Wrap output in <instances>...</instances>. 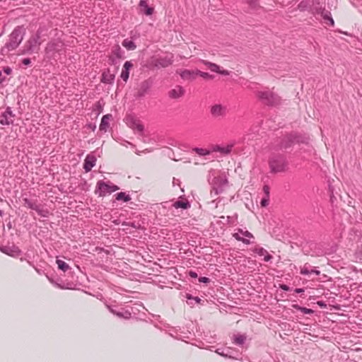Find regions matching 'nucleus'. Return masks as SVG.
<instances>
[{"label":"nucleus","mask_w":362,"mask_h":362,"mask_svg":"<svg viewBox=\"0 0 362 362\" xmlns=\"http://www.w3.org/2000/svg\"><path fill=\"white\" fill-rule=\"evenodd\" d=\"M25 35V28L23 25L16 27L8 35V41L1 48V53L8 55L11 51L15 50L22 42Z\"/></svg>","instance_id":"nucleus-1"},{"label":"nucleus","mask_w":362,"mask_h":362,"mask_svg":"<svg viewBox=\"0 0 362 362\" xmlns=\"http://www.w3.org/2000/svg\"><path fill=\"white\" fill-rule=\"evenodd\" d=\"M288 164L286 157L281 153L272 154L269 158V165L272 173L285 172Z\"/></svg>","instance_id":"nucleus-2"},{"label":"nucleus","mask_w":362,"mask_h":362,"mask_svg":"<svg viewBox=\"0 0 362 362\" xmlns=\"http://www.w3.org/2000/svg\"><path fill=\"white\" fill-rule=\"evenodd\" d=\"M40 32L37 30L35 34L30 36V37L25 42L23 48L20 50L21 54H30L33 53H37L41 45Z\"/></svg>","instance_id":"nucleus-3"},{"label":"nucleus","mask_w":362,"mask_h":362,"mask_svg":"<svg viewBox=\"0 0 362 362\" xmlns=\"http://www.w3.org/2000/svg\"><path fill=\"white\" fill-rule=\"evenodd\" d=\"M173 62V56L171 57L168 56L159 57L152 56L147 63L142 66V70H144V68L148 69H158L160 67L165 68L171 65Z\"/></svg>","instance_id":"nucleus-4"},{"label":"nucleus","mask_w":362,"mask_h":362,"mask_svg":"<svg viewBox=\"0 0 362 362\" xmlns=\"http://www.w3.org/2000/svg\"><path fill=\"white\" fill-rule=\"evenodd\" d=\"M257 96L265 105L274 107L280 104L281 98L272 91H258Z\"/></svg>","instance_id":"nucleus-5"},{"label":"nucleus","mask_w":362,"mask_h":362,"mask_svg":"<svg viewBox=\"0 0 362 362\" xmlns=\"http://www.w3.org/2000/svg\"><path fill=\"white\" fill-rule=\"evenodd\" d=\"M119 187L111 183L110 182H105L99 180L96 185L95 194L99 197H104L107 193H112L119 189Z\"/></svg>","instance_id":"nucleus-6"},{"label":"nucleus","mask_w":362,"mask_h":362,"mask_svg":"<svg viewBox=\"0 0 362 362\" xmlns=\"http://www.w3.org/2000/svg\"><path fill=\"white\" fill-rule=\"evenodd\" d=\"M127 112L124 118L126 124L134 131L136 129V112L134 104L132 101H126Z\"/></svg>","instance_id":"nucleus-7"},{"label":"nucleus","mask_w":362,"mask_h":362,"mask_svg":"<svg viewBox=\"0 0 362 362\" xmlns=\"http://www.w3.org/2000/svg\"><path fill=\"white\" fill-rule=\"evenodd\" d=\"M215 352L226 358L238 360L241 357V353L238 349L231 347L218 348Z\"/></svg>","instance_id":"nucleus-8"},{"label":"nucleus","mask_w":362,"mask_h":362,"mask_svg":"<svg viewBox=\"0 0 362 362\" xmlns=\"http://www.w3.org/2000/svg\"><path fill=\"white\" fill-rule=\"evenodd\" d=\"M227 184L228 179L226 177H214L211 182L212 191L214 192L215 194H219L223 192L224 187Z\"/></svg>","instance_id":"nucleus-9"},{"label":"nucleus","mask_w":362,"mask_h":362,"mask_svg":"<svg viewBox=\"0 0 362 362\" xmlns=\"http://www.w3.org/2000/svg\"><path fill=\"white\" fill-rule=\"evenodd\" d=\"M137 140L144 143H153V140L150 138V132L145 128L139 119H137Z\"/></svg>","instance_id":"nucleus-10"},{"label":"nucleus","mask_w":362,"mask_h":362,"mask_svg":"<svg viewBox=\"0 0 362 362\" xmlns=\"http://www.w3.org/2000/svg\"><path fill=\"white\" fill-rule=\"evenodd\" d=\"M23 201L24 202V205L37 211V214L42 217L47 218L49 216V211H48V209H41L40 206L36 204V202H33L28 198H23Z\"/></svg>","instance_id":"nucleus-11"},{"label":"nucleus","mask_w":362,"mask_h":362,"mask_svg":"<svg viewBox=\"0 0 362 362\" xmlns=\"http://www.w3.org/2000/svg\"><path fill=\"white\" fill-rule=\"evenodd\" d=\"M64 46L63 42L59 39H56L49 41L45 47V52L46 54L59 53Z\"/></svg>","instance_id":"nucleus-12"},{"label":"nucleus","mask_w":362,"mask_h":362,"mask_svg":"<svg viewBox=\"0 0 362 362\" xmlns=\"http://www.w3.org/2000/svg\"><path fill=\"white\" fill-rule=\"evenodd\" d=\"M198 69H180L176 71V74H179L184 81H192L198 76Z\"/></svg>","instance_id":"nucleus-13"},{"label":"nucleus","mask_w":362,"mask_h":362,"mask_svg":"<svg viewBox=\"0 0 362 362\" xmlns=\"http://www.w3.org/2000/svg\"><path fill=\"white\" fill-rule=\"evenodd\" d=\"M294 144H308L310 141V136L308 134L304 132H299L296 131L291 132Z\"/></svg>","instance_id":"nucleus-14"},{"label":"nucleus","mask_w":362,"mask_h":362,"mask_svg":"<svg viewBox=\"0 0 362 362\" xmlns=\"http://www.w3.org/2000/svg\"><path fill=\"white\" fill-rule=\"evenodd\" d=\"M294 144L292 134H291V132L286 133L284 135V136L281 139L279 146V149L287 151L288 149L291 148Z\"/></svg>","instance_id":"nucleus-15"},{"label":"nucleus","mask_w":362,"mask_h":362,"mask_svg":"<svg viewBox=\"0 0 362 362\" xmlns=\"http://www.w3.org/2000/svg\"><path fill=\"white\" fill-rule=\"evenodd\" d=\"M15 117L10 107H6L4 112L1 115L0 124L2 125H9L13 123V120L11 119Z\"/></svg>","instance_id":"nucleus-16"},{"label":"nucleus","mask_w":362,"mask_h":362,"mask_svg":"<svg viewBox=\"0 0 362 362\" xmlns=\"http://www.w3.org/2000/svg\"><path fill=\"white\" fill-rule=\"evenodd\" d=\"M0 250L3 253L13 257H17L22 254L21 250L14 245L12 246H2Z\"/></svg>","instance_id":"nucleus-17"},{"label":"nucleus","mask_w":362,"mask_h":362,"mask_svg":"<svg viewBox=\"0 0 362 362\" xmlns=\"http://www.w3.org/2000/svg\"><path fill=\"white\" fill-rule=\"evenodd\" d=\"M138 6L140 8V13L146 16H151L154 12V8L150 6L146 0H140Z\"/></svg>","instance_id":"nucleus-18"},{"label":"nucleus","mask_w":362,"mask_h":362,"mask_svg":"<svg viewBox=\"0 0 362 362\" xmlns=\"http://www.w3.org/2000/svg\"><path fill=\"white\" fill-rule=\"evenodd\" d=\"M96 158L94 155L88 154L83 162V169L86 173L90 172L95 165Z\"/></svg>","instance_id":"nucleus-19"},{"label":"nucleus","mask_w":362,"mask_h":362,"mask_svg":"<svg viewBox=\"0 0 362 362\" xmlns=\"http://www.w3.org/2000/svg\"><path fill=\"white\" fill-rule=\"evenodd\" d=\"M211 114L213 117H223L226 115V107L221 104H216L211 107Z\"/></svg>","instance_id":"nucleus-20"},{"label":"nucleus","mask_w":362,"mask_h":362,"mask_svg":"<svg viewBox=\"0 0 362 362\" xmlns=\"http://www.w3.org/2000/svg\"><path fill=\"white\" fill-rule=\"evenodd\" d=\"M115 76L111 74L109 69H105L101 76L100 81L105 84H112L114 83Z\"/></svg>","instance_id":"nucleus-21"},{"label":"nucleus","mask_w":362,"mask_h":362,"mask_svg":"<svg viewBox=\"0 0 362 362\" xmlns=\"http://www.w3.org/2000/svg\"><path fill=\"white\" fill-rule=\"evenodd\" d=\"M185 93V90L181 86H177L175 88L170 90L168 93L170 98L177 99L182 97Z\"/></svg>","instance_id":"nucleus-22"},{"label":"nucleus","mask_w":362,"mask_h":362,"mask_svg":"<svg viewBox=\"0 0 362 362\" xmlns=\"http://www.w3.org/2000/svg\"><path fill=\"white\" fill-rule=\"evenodd\" d=\"M112 119V115L111 114H107L103 116L101 119V122L99 127V130L100 132H106L107 128L110 126V120Z\"/></svg>","instance_id":"nucleus-23"},{"label":"nucleus","mask_w":362,"mask_h":362,"mask_svg":"<svg viewBox=\"0 0 362 362\" xmlns=\"http://www.w3.org/2000/svg\"><path fill=\"white\" fill-rule=\"evenodd\" d=\"M152 84L150 79L142 82L140 89L137 91V98L144 96L145 93L148 91Z\"/></svg>","instance_id":"nucleus-24"},{"label":"nucleus","mask_w":362,"mask_h":362,"mask_svg":"<svg viewBox=\"0 0 362 362\" xmlns=\"http://www.w3.org/2000/svg\"><path fill=\"white\" fill-rule=\"evenodd\" d=\"M312 266L309 263H305L303 268L300 269V274L303 275H308L314 274L316 276H319L320 274V271L315 269H312Z\"/></svg>","instance_id":"nucleus-25"},{"label":"nucleus","mask_w":362,"mask_h":362,"mask_svg":"<svg viewBox=\"0 0 362 362\" xmlns=\"http://www.w3.org/2000/svg\"><path fill=\"white\" fill-rule=\"evenodd\" d=\"M185 298L187 299V304L189 305H190L191 307H192L194 305V303H197V304H200V305H203L204 303V300L201 299L199 297H198V296L194 297L190 293H186Z\"/></svg>","instance_id":"nucleus-26"},{"label":"nucleus","mask_w":362,"mask_h":362,"mask_svg":"<svg viewBox=\"0 0 362 362\" xmlns=\"http://www.w3.org/2000/svg\"><path fill=\"white\" fill-rule=\"evenodd\" d=\"M233 145V144L228 145L226 146H221L219 145H216L214 147V151L220 152L223 155H228L231 152Z\"/></svg>","instance_id":"nucleus-27"},{"label":"nucleus","mask_w":362,"mask_h":362,"mask_svg":"<svg viewBox=\"0 0 362 362\" xmlns=\"http://www.w3.org/2000/svg\"><path fill=\"white\" fill-rule=\"evenodd\" d=\"M246 339L247 336L245 334L239 333L237 334H233L232 338L233 343L238 346H243L245 344Z\"/></svg>","instance_id":"nucleus-28"},{"label":"nucleus","mask_w":362,"mask_h":362,"mask_svg":"<svg viewBox=\"0 0 362 362\" xmlns=\"http://www.w3.org/2000/svg\"><path fill=\"white\" fill-rule=\"evenodd\" d=\"M320 16L324 20L325 23L330 26H334V21L332 17L331 12L325 9L324 11H322V13L321 14Z\"/></svg>","instance_id":"nucleus-29"},{"label":"nucleus","mask_w":362,"mask_h":362,"mask_svg":"<svg viewBox=\"0 0 362 362\" xmlns=\"http://www.w3.org/2000/svg\"><path fill=\"white\" fill-rule=\"evenodd\" d=\"M112 55L115 56L117 59H123V51L119 45H115L111 49Z\"/></svg>","instance_id":"nucleus-30"},{"label":"nucleus","mask_w":362,"mask_h":362,"mask_svg":"<svg viewBox=\"0 0 362 362\" xmlns=\"http://www.w3.org/2000/svg\"><path fill=\"white\" fill-rule=\"evenodd\" d=\"M56 263L57 264L58 269L62 271L63 272H66L67 271L71 269L70 266L62 259H57Z\"/></svg>","instance_id":"nucleus-31"},{"label":"nucleus","mask_w":362,"mask_h":362,"mask_svg":"<svg viewBox=\"0 0 362 362\" xmlns=\"http://www.w3.org/2000/svg\"><path fill=\"white\" fill-rule=\"evenodd\" d=\"M173 206L175 209H187L190 207V203L189 201H176Z\"/></svg>","instance_id":"nucleus-32"},{"label":"nucleus","mask_w":362,"mask_h":362,"mask_svg":"<svg viewBox=\"0 0 362 362\" xmlns=\"http://www.w3.org/2000/svg\"><path fill=\"white\" fill-rule=\"evenodd\" d=\"M292 308L296 309V310H300L303 314L312 315L315 312L313 309L308 308H305V307H303V306H301V305H300L298 304H293V305H292Z\"/></svg>","instance_id":"nucleus-33"},{"label":"nucleus","mask_w":362,"mask_h":362,"mask_svg":"<svg viewBox=\"0 0 362 362\" xmlns=\"http://www.w3.org/2000/svg\"><path fill=\"white\" fill-rule=\"evenodd\" d=\"M298 8L300 11H310L311 5L310 4V1L308 0H303L301 1L298 5Z\"/></svg>","instance_id":"nucleus-34"},{"label":"nucleus","mask_w":362,"mask_h":362,"mask_svg":"<svg viewBox=\"0 0 362 362\" xmlns=\"http://www.w3.org/2000/svg\"><path fill=\"white\" fill-rule=\"evenodd\" d=\"M192 151L200 156H208L211 153V151L210 150L199 147L194 148Z\"/></svg>","instance_id":"nucleus-35"},{"label":"nucleus","mask_w":362,"mask_h":362,"mask_svg":"<svg viewBox=\"0 0 362 362\" xmlns=\"http://www.w3.org/2000/svg\"><path fill=\"white\" fill-rule=\"evenodd\" d=\"M133 311V308L131 307L130 305H125V307H124V310H123V315H124V319H129L132 317V314H134V313L132 312Z\"/></svg>","instance_id":"nucleus-36"},{"label":"nucleus","mask_w":362,"mask_h":362,"mask_svg":"<svg viewBox=\"0 0 362 362\" xmlns=\"http://www.w3.org/2000/svg\"><path fill=\"white\" fill-rule=\"evenodd\" d=\"M122 44L128 50H133L136 48V45L132 40L125 39Z\"/></svg>","instance_id":"nucleus-37"},{"label":"nucleus","mask_w":362,"mask_h":362,"mask_svg":"<svg viewBox=\"0 0 362 362\" xmlns=\"http://www.w3.org/2000/svg\"><path fill=\"white\" fill-rule=\"evenodd\" d=\"M115 199L118 201L122 200L125 202L129 201L131 199L129 194H127L124 192H118L115 194Z\"/></svg>","instance_id":"nucleus-38"},{"label":"nucleus","mask_w":362,"mask_h":362,"mask_svg":"<svg viewBox=\"0 0 362 362\" xmlns=\"http://www.w3.org/2000/svg\"><path fill=\"white\" fill-rule=\"evenodd\" d=\"M204 64L213 72L217 73L220 71V66L215 63L204 61Z\"/></svg>","instance_id":"nucleus-39"},{"label":"nucleus","mask_w":362,"mask_h":362,"mask_svg":"<svg viewBox=\"0 0 362 362\" xmlns=\"http://www.w3.org/2000/svg\"><path fill=\"white\" fill-rule=\"evenodd\" d=\"M198 76L202 77L205 80H212L215 78L214 75L210 74L207 72H204L198 69Z\"/></svg>","instance_id":"nucleus-40"},{"label":"nucleus","mask_w":362,"mask_h":362,"mask_svg":"<svg viewBox=\"0 0 362 362\" xmlns=\"http://www.w3.org/2000/svg\"><path fill=\"white\" fill-rule=\"evenodd\" d=\"M47 278L48 279V280L49 281L50 283H52L53 285H54L55 286H57V288H62V289H64L66 288V287L64 286V285H62L60 284H58L55 280L53 278L52 276H49L48 275V274H45Z\"/></svg>","instance_id":"nucleus-41"},{"label":"nucleus","mask_w":362,"mask_h":362,"mask_svg":"<svg viewBox=\"0 0 362 362\" xmlns=\"http://www.w3.org/2000/svg\"><path fill=\"white\" fill-rule=\"evenodd\" d=\"M252 252L257 254L259 256H263L267 253V250L262 247H255L252 249Z\"/></svg>","instance_id":"nucleus-42"},{"label":"nucleus","mask_w":362,"mask_h":362,"mask_svg":"<svg viewBox=\"0 0 362 362\" xmlns=\"http://www.w3.org/2000/svg\"><path fill=\"white\" fill-rule=\"evenodd\" d=\"M325 10V8H322L321 6H320V7L315 6V7H311L310 11L314 14H317V15L321 16V14L322 13V11H324Z\"/></svg>","instance_id":"nucleus-43"},{"label":"nucleus","mask_w":362,"mask_h":362,"mask_svg":"<svg viewBox=\"0 0 362 362\" xmlns=\"http://www.w3.org/2000/svg\"><path fill=\"white\" fill-rule=\"evenodd\" d=\"M145 218H143V220L141 221V223H137V227H136V229H137V237L139 236V234L141 233V232H144V230H146V229L144 228V226H142V224H144L145 221H144Z\"/></svg>","instance_id":"nucleus-44"},{"label":"nucleus","mask_w":362,"mask_h":362,"mask_svg":"<svg viewBox=\"0 0 362 362\" xmlns=\"http://www.w3.org/2000/svg\"><path fill=\"white\" fill-rule=\"evenodd\" d=\"M129 71L122 69V73H121V78L123 79V81H127L129 78Z\"/></svg>","instance_id":"nucleus-45"},{"label":"nucleus","mask_w":362,"mask_h":362,"mask_svg":"<svg viewBox=\"0 0 362 362\" xmlns=\"http://www.w3.org/2000/svg\"><path fill=\"white\" fill-rule=\"evenodd\" d=\"M238 233H240V234H242L243 235H244L247 238H254L253 235L248 230L244 231L243 229L238 228Z\"/></svg>","instance_id":"nucleus-46"},{"label":"nucleus","mask_w":362,"mask_h":362,"mask_svg":"<svg viewBox=\"0 0 362 362\" xmlns=\"http://www.w3.org/2000/svg\"><path fill=\"white\" fill-rule=\"evenodd\" d=\"M269 197H262L260 202V205L262 207H267L269 205Z\"/></svg>","instance_id":"nucleus-47"},{"label":"nucleus","mask_w":362,"mask_h":362,"mask_svg":"<svg viewBox=\"0 0 362 362\" xmlns=\"http://www.w3.org/2000/svg\"><path fill=\"white\" fill-rule=\"evenodd\" d=\"M118 59L113 55L108 57V62L111 65H116L118 63Z\"/></svg>","instance_id":"nucleus-48"},{"label":"nucleus","mask_w":362,"mask_h":362,"mask_svg":"<svg viewBox=\"0 0 362 362\" xmlns=\"http://www.w3.org/2000/svg\"><path fill=\"white\" fill-rule=\"evenodd\" d=\"M259 0H248L247 3L252 8H256L259 6Z\"/></svg>","instance_id":"nucleus-49"},{"label":"nucleus","mask_w":362,"mask_h":362,"mask_svg":"<svg viewBox=\"0 0 362 362\" xmlns=\"http://www.w3.org/2000/svg\"><path fill=\"white\" fill-rule=\"evenodd\" d=\"M279 288L284 291H292V288L288 286V285L285 284H280L279 286Z\"/></svg>","instance_id":"nucleus-50"},{"label":"nucleus","mask_w":362,"mask_h":362,"mask_svg":"<svg viewBox=\"0 0 362 362\" xmlns=\"http://www.w3.org/2000/svg\"><path fill=\"white\" fill-rule=\"evenodd\" d=\"M108 308H109V310L113 313L114 315H116L117 313L118 312V309L119 308V307L117 306V305H110L108 306Z\"/></svg>","instance_id":"nucleus-51"},{"label":"nucleus","mask_w":362,"mask_h":362,"mask_svg":"<svg viewBox=\"0 0 362 362\" xmlns=\"http://www.w3.org/2000/svg\"><path fill=\"white\" fill-rule=\"evenodd\" d=\"M198 281L199 283H203V284H209L210 282V279L208 278V277H206V276H201V277H199L198 278Z\"/></svg>","instance_id":"nucleus-52"},{"label":"nucleus","mask_w":362,"mask_h":362,"mask_svg":"<svg viewBox=\"0 0 362 362\" xmlns=\"http://www.w3.org/2000/svg\"><path fill=\"white\" fill-rule=\"evenodd\" d=\"M141 260H144V257H143V256H141L140 253H139V251H137V261H136V263H137V264H139L140 267H144V264L141 262Z\"/></svg>","instance_id":"nucleus-53"},{"label":"nucleus","mask_w":362,"mask_h":362,"mask_svg":"<svg viewBox=\"0 0 362 362\" xmlns=\"http://www.w3.org/2000/svg\"><path fill=\"white\" fill-rule=\"evenodd\" d=\"M153 148L152 147H150V148H144L143 150H139L137 149V153H136V155L137 156H139L140 155V153H149V152H151L153 151Z\"/></svg>","instance_id":"nucleus-54"},{"label":"nucleus","mask_w":362,"mask_h":362,"mask_svg":"<svg viewBox=\"0 0 362 362\" xmlns=\"http://www.w3.org/2000/svg\"><path fill=\"white\" fill-rule=\"evenodd\" d=\"M269 191H270L269 186L267 185H264V187H263V192H264V197H269Z\"/></svg>","instance_id":"nucleus-55"},{"label":"nucleus","mask_w":362,"mask_h":362,"mask_svg":"<svg viewBox=\"0 0 362 362\" xmlns=\"http://www.w3.org/2000/svg\"><path fill=\"white\" fill-rule=\"evenodd\" d=\"M238 218V214H235L234 216H227L226 217V223H230L234 222Z\"/></svg>","instance_id":"nucleus-56"},{"label":"nucleus","mask_w":362,"mask_h":362,"mask_svg":"<svg viewBox=\"0 0 362 362\" xmlns=\"http://www.w3.org/2000/svg\"><path fill=\"white\" fill-rule=\"evenodd\" d=\"M120 144H121V145H122L125 147H128L129 146H130L132 148L134 147V145L132 143H131L128 141L124 140V139L122 141V142H120Z\"/></svg>","instance_id":"nucleus-57"},{"label":"nucleus","mask_w":362,"mask_h":362,"mask_svg":"<svg viewBox=\"0 0 362 362\" xmlns=\"http://www.w3.org/2000/svg\"><path fill=\"white\" fill-rule=\"evenodd\" d=\"M133 66V64L132 63V62H129V61H127L124 66H123V69H127V70H130V69Z\"/></svg>","instance_id":"nucleus-58"},{"label":"nucleus","mask_w":362,"mask_h":362,"mask_svg":"<svg viewBox=\"0 0 362 362\" xmlns=\"http://www.w3.org/2000/svg\"><path fill=\"white\" fill-rule=\"evenodd\" d=\"M6 75H10L12 73V69L9 66H4L3 70Z\"/></svg>","instance_id":"nucleus-59"},{"label":"nucleus","mask_w":362,"mask_h":362,"mask_svg":"<svg viewBox=\"0 0 362 362\" xmlns=\"http://www.w3.org/2000/svg\"><path fill=\"white\" fill-rule=\"evenodd\" d=\"M188 276H189L190 277L193 278V279H197L198 278V274L196 272L194 271H192V270H189L188 272Z\"/></svg>","instance_id":"nucleus-60"},{"label":"nucleus","mask_w":362,"mask_h":362,"mask_svg":"<svg viewBox=\"0 0 362 362\" xmlns=\"http://www.w3.org/2000/svg\"><path fill=\"white\" fill-rule=\"evenodd\" d=\"M21 62L23 65L28 66L31 64V59L30 58H24Z\"/></svg>","instance_id":"nucleus-61"},{"label":"nucleus","mask_w":362,"mask_h":362,"mask_svg":"<svg viewBox=\"0 0 362 362\" xmlns=\"http://www.w3.org/2000/svg\"><path fill=\"white\" fill-rule=\"evenodd\" d=\"M86 127L92 131H95L96 129V124L95 123H88L86 124Z\"/></svg>","instance_id":"nucleus-62"},{"label":"nucleus","mask_w":362,"mask_h":362,"mask_svg":"<svg viewBox=\"0 0 362 362\" xmlns=\"http://www.w3.org/2000/svg\"><path fill=\"white\" fill-rule=\"evenodd\" d=\"M123 310H124V307L119 308L118 309V312L117 313L116 315L118 316L119 317L123 318L124 317Z\"/></svg>","instance_id":"nucleus-63"},{"label":"nucleus","mask_w":362,"mask_h":362,"mask_svg":"<svg viewBox=\"0 0 362 362\" xmlns=\"http://www.w3.org/2000/svg\"><path fill=\"white\" fill-rule=\"evenodd\" d=\"M264 256V262H269L273 258L272 255H269L267 252Z\"/></svg>","instance_id":"nucleus-64"}]
</instances>
